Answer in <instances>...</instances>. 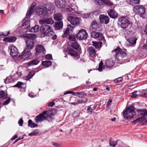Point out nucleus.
Returning <instances> with one entry per match:
<instances>
[{"label": "nucleus", "instance_id": "1", "mask_svg": "<svg viewBox=\"0 0 147 147\" xmlns=\"http://www.w3.org/2000/svg\"><path fill=\"white\" fill-rule=\"evenodd\" d=\"M53 22L54 21L51 18L39 21V23L43 25L40 28V30L44 36H52L54 34V32L51 26L47 25H51Z\"/></svg>", "mask_w": 147, "mask_h": 147}, {"label": "nucleus", "instance_id": "2", "mask_svg": "<svg viewBox=\"0 0 147 147\" xmlns=\"http://www.w3.org/2000/svg\"><path fill=\"white\" fill-rule=\"evenodd\" d=\"M56 113L57 110L54 109L44 111L35 117V121L36 123L40 122L44 120L51 121L53 119L52 116H54Z\"/></svg>", "mask_w": 147, "mask_h": 147}, {"label": "nucleus", "instance_id": "3", "mask_svg": "<svg viewBox=\"0 0 147 147\" xmlns=\"http://www.w3.org/2000/svg\"><path fill=\"white\" fill-rule=\"evenodd\" d=\"M36 35L34 34H26L24 35V37L26 38V49L30 50L34 47V40L36 38Z\"/></svg>", "mask_w": 147, "mask_h": 147}, {"label": "nucleus", "instance_id": "4", "mask_svg": "<svg viewBox=\"0 0 147 147\" xmlns=\"http://www.w3.org/2000/svg\"><path fill=\"white\" fill-rule=\"evenodd\" d=\"M135 108L134 106L130 105L128 106L126 109L123 112L124 118L126 119H130L136 115L134 110Z\"/></svg>", "mask_w": 147, "mask_h": 147}, {"label": "nucleus", "instance_id": "5", "mask_svg": "<svg viewBox=\"0 0 147 147\" xmlns=\"http://www.w3.org/2000/svg\"><path fill=\"white\" fill-rule=\"evenodd\" d=\"M125 51L126 50H122L119 47H118L117 48L112 51V53L115 55V59L117 60L120 59L126 55Z\"/></svg>", "mask_w": 147, "mask_h": 147}, {"label": "nucleus", "instance_id": "6", "mask_svg": "<svg viewBox=\"0 0 147 147\" xmlns=\"http://www.w3.org/2000/svg\"><path fill=\"white\" fill-rule=\"evenodd\" d=\"M130 23L127 17H123L118 19V24L123 29L127 28Z\"/></svg>", "mask_w": 147, "mask_h": 147}, {"label": "nucleus", "instance_id": "7", "mask_svg": "<svg viewBox=\"0 0 147 147\" xmlns=\"http://www.w3.org/2000/svg\"><path fill=\"white\" fill-rule=\"evenodd\" d=\"M36 10L38 15L40 16H46L47 13V11L44 6L42 5L38 6Z\"/></svg>", "mask_w": 147, "mask_h": 147}, {"label": "nucleus", "instance_id": "8", "mask_svg": "<svg viewBox=\"0 0 147 147\" xmlns=\"http://www.w3.org/2000/svg\"><path fill=\"white\" fill-rule=\"evenodd\" d=\"M35 55L37 56L39 55H43L45 54L46 50L44 47L41 45H38L35 48Z\"/></svg>", "mask_w": 147, "mask_h": 147}, {"label": "nucleus", "instance_id": "9", "mask_svg": "<svg viewBox=\"0 0 147 147\" xmlns=\"http://www.w3.org/2000/svg\"><path fill=\"white\" fill-rule=\"evenodd\" d=\"M88 35L86 31L83 29H81L76 34L77 39L79 40H86L88 37Z\"/></svg>", "mask_w": 147, "mask_h": 147}, {"label": "nucleus", "instance_id": "10", "mask_svg": "<svg viewBox=\"0 0 147 147\" xmlns=\"http://www.w3.org/2000/svg\"><path fill=\"white\" fill-rule=\"evenodd\" d=\"M134 10L139 14H143L146 11V9L142 5H136L134 8Z\"/></svg>", "mask_w": 147, "mask_h": 147}, {"label": "nucleus", "instance_id": "11", "mask_svg": "<svg viewBox=\"0 0 147 147\" xmlns=\"http://www.w3.org/2000/svg\"><path fill=\"white\" fill-rule=\"evenodd\" d=\"M91 36L95 38H97L99 40H102L104 38L102 34L100 32L92 31L91 32Z\"/></svg>", "mask_w": 147, "mask_h": 147}, {"label": "nucleus", "instance_id": "12", "mask_svg": "<svg viewBox=\"0 0 147 147\" xmlns=\"http://www.w3.org/2000/svg\"><path fill=\"white\" fill-rule=\"evenodd\" d=\"M36 5L35 3H33L31 4L30 7L28 9L27 12L26 17L25 18V20L27 18H30L34 11V7Z\"/></svg>", "mask_w": 147, "mask_h": 147}, {"label": "nucleus", "instance_id": "13", "mask_svg": "<svg viewBox=\"0 0 147 147\" xmlns=\"http://www.w3.org/2000/svg\"><path fill=\"white\" fill-rule=\"evenodd\" d=\"M67 20L73 25H77L80 22L79 18L76 17L69 16L68 17Z\"/></svg>", "mask_w": 147, "mask_h": 147}, {"label": "nucleus", "instance_id": "14", "mask_svg": "<svg viewBox=\"0 0 147 147\" xmlns=\"http://www.w3.org/2000/svg\"><path fill=\"white\" fill-rule=\"evenodd\" d=\"M10 51V55L12 57L16 56L19 53L17 48L14 45H11L9 47Z\"/></svg>", "mask_w": 147, "mask_h": 147}, {"label": "nucleus", "instance_id": "15", "mask_svg": "<svg viewBox=\"0 0 147 147\" xmlns=\"http://www.w3.org/2000/svg\"><path fill=\"white\" fill-rule=\"evenodd\" d=\"M99 19L101 23L106 24L109 23L110 19L108 16L104 15H100L99 16Z\"/></svg>", "mask_w": 147, "mask_h": 147}, {"label": "nucleus", "instance_id": "16", "mask_svg": "<svg viewBox=\"0 0 147 147\" xmlns=\"http://www.w3.org/2000/svg\"><path fill=\"white\" fill-rule=\"evenodd\" d=\"M107 13L110 17L113 19H116L118 17V14L115 10L113 9H109Z\"/></svg>", "mask_w": 147, "mask_h": 147}, {"label": "nucleus", "instance_id": "17", "mask_svg": "<svg viewBox=\"0 0 147 147\" xmlns=\"http://www.w3.org/2000/svg\"><path fill=\"white\" fill-rule=\"evenodd\" d=\"M87 51L90 56L92 57H95L96 55H97L96 54V51L93 47H89L87 49Z\"/></svg>", "mask_w": 147, "mask_h": 147}, {"label": "nucleus", "instance_id": "18", "mask_svg": "<svg viewBox=\"0 0 147 147\" xmlns=\"http://www.w3.org/2000/svg\"><path fill=\"white\" fill-rule=\"evenodd\" d=\"M32 54L30 51H26L25 50L23 52V54L22 55V58L24 59H28L30 58Z\"/></svg>", "mask_w": 147, "mask_h": 147}, {"label": "nucleus", "instance_id": "19", "mask_svg": "<svg viewBox=\"0 0 147 147\" xmlns=\"http://www.w3.org/2000/svg\"><path fill=\"white\" fill-rule=\"evenodd\" d=\"M30 18V17L29 18H27L25 19V18L23 21V23L22 25V27L24 29H27L30 27V23L29 20Z\"/></svg>", "mask_w": 147, "mask_h": 147}, {"label": "nucleus", "instance_id": "20", "mask_svg": "<svg viewBox=\"0 0 147 147\" xmlns=\"http://www.w3.org/2000/svg\"><path fill=\"white\" fill-rule=\"evenodd\" d=\"M56 5L59 8H63L65 6L66 2L65 0H61V1H57L55 2Z\"/></svg>", "mask_w": 147, "mask_h": 147}, {"label": "nucleus", "instance_id": "21", "mask_svg": "<svg viewBox=\"0 0 147 147\" xmlns=\"http://www.w3.org/2000/svg\"><path fill=\"white\" fill-rule=\"evenodd\" d=\"M16 38L14 36H12L4 38L3 39V41L5 42H15L16 40Z\"/></svg>", "mask_w": 147, "mask_h": 147}, {"label": "nucleus", "instance_id": "22", "mask_svg": "<svg viewBox=\"0 0 147 147\" xmlns=\"http://www.w3.org/2000/svg\"><path fill=\"white\" fill-rule=\"evenodd\" d=\"M115 62V61L111 59L107 60L105 61V66L107 67L111 68L113 66Z\"/></svg>", "mask_w": 147, "mask_h": 147}, {"label": "nucleus", "instance_id": "23", "mask_svg": "<svg viewBox=\"0 0 147 147\" xmlns=\"http://www.w3.org/2000/svg\"><path fill=\"white\" fill-rule=\"evenodd\" d=\"M138 115L141 116L142 118H143L144 117L146 116V109H140L137 110Z\"/></svg>", "mask_w": 147, "mask_h": 147}, {"label": "nucleus", "instance_id": "24", "mask_svg": "<svg viewBox=\"0 0 147 147\" xmlns=\"http://www.w3.org/2000/svg\"><path fill=\"white\" fill-rule=\"evenodd\" d=\"M54 26V27L55 30H59L62 28L63 23L61 21L56 22Z\"/></svg>", "mask_w": 147, "mask_h": 147}, {"label": "nucleus", "instance_id": "25", "mask_svg": "<svg viewBox=\"0 0 147 147\" xmlns=\"http://www.w3.org/2000/svg\"><path fill=\"white\" fill-rule=\"evenodd\" d=\"M40 62V59H33L28 63L27 65L28 66H33L37 65Z\"/></svg>", "mask_w": 147, "mask_h": 147}, {"label": "nucleus", "instance_id": "26", "mask_svg": "<svg viewBox=\"0 0 147 147\" xmlns=\"http://www.w3.org/2000/svg\"><path fill=\"white\" fill-rule=\"evenodd\" d=\"M87 101V99L85 97H83L82 99H80L77 100L76 102L72 103V104L75 105L79 104L85 103Z\"/></svg>", "mask_w": 147, "mask_h": 147}, {"label": "nucleus", "instance_id": "27", "mask_svg": "<svg viewBox=\"0 0 147 147\" xmlns=\"http://www.w3.org/2000/svg\"><path fill=\"white\" fill-rule=\"evenodd\" d=\"M54 6L51 3H47L45 6L46 9V11H51L54 9Z\"/></svg>", "mask_w": 147, "mask_h": 147}, {"label": "nucleus", "instance_id": "28", "mask_svg": "<svg viewBox=\"0 0 147 147\" xmlns=\"http://www.w3.org/2000/svg\"><path fill=\"white\" fill-rule=\"evenodd\" d=\"M92 45L96 49L100 48L102 47V42H96L93 41Z\"/></svg>", "mask_w": 147, "mask_h": 147}, {"label": "nucleus", "instance_id": "29", "mask_svg": "<svg viewBox=\"0 0 147 147\" xmlns=\"http://www.w3.org/2000/svg\"><path fill=\"white\" fill-rule=\"evenodd\" d=\"M68 53L69 55L74 57H76L78 55V52L72 49H69Z\"/></svg>", "mask_w": 147, "mask_h": 147}, {"label": "nucleus", "instance_id": "30", "mask_svg": "<svg viewBox=\"0 0 147 147\" xmlns=\"http://www.w3.org/2000/svg\"><path fill=\"white\" fill-rule=\"evenodd\" d=\"M137 38L133 36L131 37L128 39V41L129 43L131 45L135 44Z\"/></svg>", "mask_w": 147, "mask_h": 147}, {"label": "nucleus", "instance_id": "31", "mask_svg": "<svg viewBox=\"0 0 147 147\" xmlns=\"http://www.w3.org/2000/svg\"><path fill=\"white\" fill-rule=\"evenodd\" d=\"M14 87H18L19 88L25 89L26 88V86L25 84L21 82H18Z\"/></svg>", "mask_w": 147, "mask_h": 147}, {"label": "nucleus", "instance_id": "32", "mask_svg": "<svg viewBox=\"0 0 147 147\" xmlns=\"http://www.w3.org/2000/svg\"><path fill=\"white\" fill-rule=\"evenodd\" d=\"M126 2L129 4L134 5L140 4V0H127Z\"/></svg>", "mask_w": 147, "mask_h": 147}, {"label": "nucleus", "instance_id": "33", "mask_svg": "<svg viewBox=\"0 0 147 147\" xmlns=\"http://www.w3.org/2000/svg\"><path fill=\"white\" fill-rule=\"evenodd\" d=\"M62 18L63 16L60 13H57L54 15V18L56 21H60Z\"/></svg>", "mask_w": 147, "mask_h": 147}, {"label": "nucleus", "instance_id": "34", "mask_svg": "<svg viewBox=\"0 0 147 147\" xmlns=\"http://www.w3.org/2000/svg\"><path fill=\"white\" fill-rule=\"evenodd\" d=\"M99 27L98 24L97 22L95 21H92L90 26V28L95 30L97 29Z\"/></svg>", "mask_w": 147, "mask_h": 147}, {"label": "nucleus", "instance_id": "35", "mask_svg": "<svg viewBox=\"0 0 147 147\" xmlns=\"http://www.w3.org/2000/svg\"><path fill=\"white\" fill-rule=\"evenodd\" d=\"M28 126L31 128H34L37 127L38 125L35 123L32 122L31 119H29L28 121Z\"/></svg>", "mask_w": 147, "mask_h": 147}, {"label": "nucleus", "instance_id": "36", "mask_svg": "<svg viewBox=\"0 0 147 147\" xmlns=\"http://www.w3.org/2000/svg\"><path fill=\"white\" fill-rule=\"evenodd\" d=\"M42 64L43 66L48 67L52 65V62L49 61H42Z\"/></svg>", "mask_w": 147, "mask_h": 147}, {"label": "nucleus", "instance_id": "37", "mask_svg": "<svg viewBox=\"0 0 147 147\" xmlns=\"http://www.w3.org/2000/svg\"><path fill=\"white\" fill-rule=\"evenodd\" d=\"M39 30V26L38 25H35L32 27L30 30V31L31 32H38Z\"/></svg>", "mask_w": 147, "mask_h": 147}, {"label": "nucleus", "instance_id": "38", "mask_svg": "<svg viewBox=\"0 0 147 147\" xmlns=\"http://www.w3.org/2000/svg\"><path fill=\"white\" fill-rule=\"evenodd\" d=\"M141 91H136L132 93V95L131 97L133 98H135L138 96H140V93H141Z\"/></svg>", "mask_w": 147, "mask_h": 147}, {"label": "nucleus", "instance_id": "39", "mask_svg": "<svg viewBox=\"0 0 147 147\" xmlns=\"http://www.w3.org/2000/svg\"><path fill=\"white\" fill-rule=\"evenodd\" d=\"M72 47L76 50H77L80 47L79 45L77 43L76 41L72 43L71 44Z\"/></svg>", "mask_w": 147, "mask_h": 147}, {"label": "nucleus", "instance_id": "40", "mask_svg": "<svg viewBox=\"0 0 147 147\" xmlns=\"http://www.w3.org/2000/svg\"><path fill=\"white\" fill-rule=\"evenodd\" d=\"M143 118L140 117L133 121L132 122L134 124H136L137 123H141L143 121Z\"/></svg>", "mask_w": 147, "mask_h": 147}, {"label": "nucleus", "instance_id": "41", "mask_svg": "<svg viewBox=\"0 0 147 147\" xmlns=\"http://www.w3.org/2000/svg\"><path fill=\"white\" fill-rule=\"evenodd\" d=\"M71 94L73 95L78 97L79 92H75L71 91H68L64 93V94L65 95L67 94Z\"/></svg>", "mask_w": 147, "mask_h": 147}, {"label": "nucleus", "instance_id": "42", "mask_svg": "<svg viewBox=\"0 0 147 147\" xmlns=\"http://www.w3.org/2000/svg\"><path fill=\"white\" fill-rule=\"evenodd\" d=\"M104 68V66H103V63L102 61H101L98 65V70L99 71H101Z\"/></svg>", "mask_w": 147, "mask_h": 147}, {"label": "nucleus", "instance_id": "43", "mask_svg": "<svg viewBox=\"0 0 147 147\" xmlns=\"http://www.w3.org/2000/svg\"><path fill=\"white\" fill-rule=\"evenodd\" d=\"M117 141H114L111 139H110L109 142L111 146L114 147L117 145Z\"/></svg>", "mask_w": 147, "mask_h": 147}, {"label": "nucleus", "instance_id": "44", "mask_svg": "<svg viewBox=\"0 0 147 147\" xmlns=\"http://www.w3.org/2000/svg\"><path fill=\"white\" fill-rule=\"evenodd\" d=\"M68 38L71 41L75 42L76 41V37L74 35H69L68 36Z\"/></svg>", "mask_w": 147, "mask_h": 147}, {"label": "nucleus", "instance_id": "45", "mask_svg": "<svg viewBox=\"0 0 147 147\" xmlns=\"http://www.w3.org/2000/svg\"><path fill=\"white\" fill-rule=\"evenodd\" d=\"M7 96L5 94V92L3 91H0V98H5L7 97Z\"/></svg>", "mask_w": 147, "mask_h": 147}, {"label": "nucleus", "instance_id": "46", "mask_svg": "<svg viewBox=\"0 0 147 147\" xmlns=\"http://www.w3.org/2000/svg\"><path fill=\"white\" fill-rule=\"evenodd\" d=\"M34 73H33V72H30L28 76L27 77H26V80H28L29 79H30L34 75Z\"/></svg>", "mask_w": 147, "mask_h": 147}, {"label": "nucleus", "instance_id": "47", "mask_svg": "<svg viewBox=\"0 0 147 147\" xmlns=\"http://www.w3.org/2000/svg\"><path fill=\"white\" fill-rule=\"evenodd\" d=\"M38 133V131L37 129H35L32 132L29 134V136H34L37 135Z\"/></svg>", "mask_w": 147, "mask_h": 147}, {"label": "nucleus", "instance_id": "48", "mask_svg": "<svg viewBox=\"0 0 147 147\" xmlns=\"http://www.w3.org/2000/svg\"><path fill=\"white\" fill-rule=\"evenodd\" d=\"M86 94L84 92H79L78 97L80 98L86 96Z\"/></svg>", "mask_w": 147, "mask_h": 147}, {"label": "nucleus", "instance_id": "49", "mask_svg": "<svg viewBox=\"0 0 147 147\" xmlns=\"http://www.w3.org/2000/svg\"><path fill=\"white\" fill-rule=\"evenodd\" d=\"M7 34H4L3 32H0V37H4V36H8L9 34H10V31H8L7 32Z\"/></svg>", "mask_w": 147, "mask_h": 147}, {"label": "nucleus", "instance_id": "50", "mask_svg": "<svg viewBox=\"0 0 147 147\" xmlns=\"http://www.w3.org/2000/svg\"><path fill=\"white\" fill-rule=\"evenodd\" d=\"M80 113L79 111H75L73 113V116L74 117H77L79 116Z\"/></svg>", "mask_w": 147, "mask_h": 147}, {"label": "nucleus", "instance_id": "51", "mask_svg": "<svg viewBox=\"0 0 147 147\" xmlns=\"http://www.w3.org/2000/svg\"><path fill=\"white\" fill-rule=\"evenodd\" d=\"M112 102V100H109L107 102V105L106 108L107 109L111 105Z\"/></svg>", "mask_w": 147, "mask_h": 147}, {"label": "nucleus", "instance_id": "52", "mask_svg": "<svg viewBox=\"0 0 147 147\" xmlns=\"http://www.w3.org/2000/svg\"><path fill=\"white\" fill-rule=\"evenodd\" d=\"M11 99L10 98H9L6 100L3 103V105H6L8 104L10 101H11Z\"/></svg>", "mask_w": 147, "mask_h": 147}, {"label": "nucleus", "instance_id": "53", "mask_svg": "<svg viewBox=\"0 0 147 147\" xmlns=\"http://www.w3.org/2000/svg\"><path fill=\"white\" fill-rule=\"evenodd\" d=\"M122 80V77H119L114 80V82L115 83H117L121 82Z\"/></svg>", "mask_w": 147, "mask_h": 147}, {"label": "nucleus", "instance_id": "54", "mask_svg": "<svg viewBox=\"0 0 147 147\" xmlns=\"http://www.w3.org/2000/svg\"><path fill=\"white\" fill-rule=\"evenodd\" d=\"M90 14H91L90 13L84 14L83 16V18L86 19L89 18L90 17Z\"/></svg>", "mask_w": 147, "mask_h": 147}, {"label": "nucleus", "instance_id": "55", "mask_svg": "<svg viewBox=\"0 0 147 147\" xmlns=\"http://www.w3.org/2000/svg\"><path fill=\"white\" fill-rule=\"evenodd\" d=\"M45 58L49 60L51 59H52V55L51 54H47L45 56Z\"/></svg>", "mask_w": 147, "mask_h": 147}, {"label": "nucleus", "instance_id": "56", "mask_svg": "<svg viewBox=\"0 0 147 147\" xmlns=\"http://www.w3.org/2000/svg\"><path fill=\"white\" fill-rule=\"evenodd\" d=\"M23 123V121L22 119V118L20 119L18 121V123L19 124V125L20 126H22Z\"/></svg>", "mask_w": 147, "mask_h": 147}, {"label": "nucleus", "instance_id": "57", "mask_svg": "<svg viewBox=\"0 0 147 147\" xmlns=\"http://www.w3.org/2000/svg\"><path fill=\"white\" fill-rule=\"evenodd\" d=\"M74 27L71 26L70 24H68L67 25V28L69 30L71 31L74 28Z\"/></svg>", "mask_w": 147, "mask_h": 147}, {"label": "nucleus", "instance_id": "58", "mask_svg": "<svg viewBox=\"0 0 147 147\" xmlns=\"http://www.w3.org/2000/svg\"><path fill=\"white\" fill-rule=\"evenodd\" d=\"M55 105V103L54 100H53L49 103L48 105L49 107H52Z\"/></svg>", "mask_w": 147, "mask_h": 147}, {"label": "nucleus", "instance_id": "59", "mask_svg": "<svg viewBox=\"0 0 147 147\" xmlns=\"http://www.w3.org/2000/svg\"><path fill=\"white\" fill-rule=\"evenodd\" d=\"M92 109L90 106H89L87 109V111H88L90 113V114H91L92 113Z\"/></svg>", "mask_w": 147, "mask_h": 147}, {"label": "nucleus", "instance_id": "60", "mask_svg": "<svg viewBox=\"0 0 147 147\" xmlns=\"http://www.w3.org/2000/svg\"><path fill=\"white\" fill-rule=\"evenodd\" d=\"M140 96L143 97H146L147 96V94L146 93H142L141 94H140Z\"/></svg>", "mask_w": 147, "mask_h": 147}, {"label": "nucleus", "instance_id": "61", "mask_svg": "<svg viewBox=\"0 0 147 147\" xmlns=\"http://www.w3.org/2000/svg\"><path fill=\"white\" fill-rule=\"evenodd\" d=\"M52 145L56 147H58L59 146V144L56 143L55 142H53L52 143Z\"/></svg>", "mask_w": 147, "mask_h": 147}, {"label": "nucleus", "instance_id": "62", "mask_svg": "<svg viewBox=\"0 0 147 147\" xmlns=\"http://www.w3.org/2000/svg\"><path fill=\"white\" fill-rule=\"evenodd\" d=\"M69 36L68 34L64 33V34L62 35V36L63 38H67L68 36Z\"/></svg>", "mask_w": 147, "mask_h": 147}, {"label": "nucleus", "instance_id": "63", "mask_svg": "<svg viewBox=\"0 0 147 147\" xmlns=\"http://www.w3.org/2000/svg\"><path fill=\"white\" fill-rule=\"evenodd\" d=\"M18 137V136L17 135H15L11 139V140H15L16 138Z\"/></svg>", "mask_w": 147, "mask_h": 147}, {"label": "nucleus", "instance_id": "64", "mask_svg": "<svg viewBox=\"0 0 147 147\" xmlns=\"http://www.w3.org/2000/svg\"><path fill=\"white\" fill-rule=\"evenodd\" d=\"M144 32L147 34V24L145 26V29L144 30Z\"/></svg>", "mask_w": 147, "mask_h": 147}]
</instances>
